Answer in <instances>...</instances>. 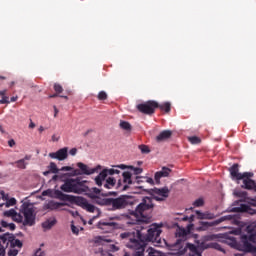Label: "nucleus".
I'll return each instance as SVG.
<instances>
[{
  "mask_svg": "<svg viewBox=\"0 0 256 256\" xmlns=\"http://www.w3.org/2000/svg\"><path fill=\"white\" fill-rule=\"evenodd\" d=\"M196 215L198 219H215V214L211 212H201L199 210L196 211Z\"/></svg>",
  "mask_w": 256,
  "mask_h": 256,
  "instance_id": "27",
  "label": "nucleus"
},
{
  "mask_svg": "<svg viewBox=\"0 0 256 256\" xmlns=\"http://www.w3.org/2000/svg\"><path fill=\"white\" fill-rule=\"evenodd\" d=\"M1 225H2V227H4V228H9L10 229V231H15V229H16V225H15V223H8L7 221H5V220H2L1 221Z\"/></svg>",
  "mask_w": 256,
  "mask_h": 256,
  "instance_id": "34",
  "label": "nucleus"
},
{
  "mask_svg": "<svg viewBox=\"0 0 256 256\" xmlns=\"http://www.w3.org/2000/svg\"><path fill=\"white\" fill-rule=\"evenodd\" d=\"M98 100L99 101H107V92L106 91H100L98 93Z\"/></svg>",
  "mask_w": 256,
  "mask_h": 256,
  "instance_id": "41",
  "label": "nucleus"
},
{
  "mask_svg": "<svg viewBox=\"0 0 256 256\" xmlns=\"http://www.w3.org/2000/svg\"><path fill=\"white\" fill-rule=\"evenodd\" d=\"M69 153L72 155V157H75V155H77V148L70 149Z\"/></svg>",
  "mask_w": 256,
  "mask_h": 256,
  "instance_id": "50",
  "label": "nucleus"
},
{
  "mask_svg": "<svg viewBox=\"0 0 256 256\" xmlns=\"http://www.w3.org/2000/svg\"><path fill=\"white\" fill-rule=\"evenodd\" d=\"M107 175H115V168L104 169L99 173V175L95 178V183L98 185V187L103 185V181L107 179Z\"/></svg>",
  "mask_w": 256,
  "mask_h": 256,
  "instance_id": "16",
  "label": "nucleus"
},
{
  "mask_svg": "<svg viewBox=\"0 0 256 256\" xmlns=\"http://www.w3.org/2000/svg\"><path fill=\"white\" fill-rule=\"evenodd\" d=\"M104 181V189H113V187H115V184L117 183V180L113 177H108Z\"/></svg>",
  "mask_w": 256,
  "mask_h": 256,
  "instance_id": "28",
  "label": "nucleus"
},
{
  "mask_svg": "<svg viewBox=\"0 0 256 256\" xmlns=\"http://www.w3.org/2000/svg\"><path fill=\"white\" fill-rule=\"evenodd\" d=\"M37 214H35V208L33 205L24 202L20 208V213H15L14 217H12V221L16 223H23L24 227H33L35 225V219Z\"/></svg>",
  "mask_w": 256,
  "mask_h": 256,
  "instance_id": "4",
  "label": "nucleus"
},
{
  "mask_svg": "<svg viewBox=\"0 0 256 256\" xmlns=\"http://www.w3.org/2000/svg\"><path fill=\"white\" fill-rule=\"evenodd\" d=\"M247 234L241 235L240 241L232 238V247L238 251H244L245 253H256V247L253 243L256 242V222H252L246 227Z\"/></svg>",
  "mask_w": 256,
  "mask_h": 256,
  "instance_id": "2",
  "label": "nucleus"
},
{
  "mask_svg": "<svg viewBox=\"0 0 256 256\" xmlns=\"http://www.w3.org/2000/svg\"><path fill=\"white\" fill-rule=\"evenodd\" d=\"M10 245L11 247H18L21 249L23 247V242H21L19 239H15V235L12 234L10 237Z\"/></svg>",
  "mask_w": 256,
  "mask_h": 256,
  "instance_id": "29",
  "label": "nucleus"
},
{
  "mask_svg": "<svg viewBox=\"0 0 256 256\" xmlns=\"http://www.w3.org/2000/svg\"><path fill=\"white\" fill-rule=\"evenodd\" d=\"M172 135L173 132L171 130H164L156 137V141H158V143H161V141H167V139H171Z\"/></svg>",
  "mask_w": 256,
  "mask_h": 256,
  "instance_id": "24",
  "label": "nucleus"
},
{
  "mask_svg": "<svg viewBox=\"0 0 256 256\" xmlns=\"http://www.w3.org/2000/svg\"><path fill=\"white\" fill-rule=\"evenodd\" d=\"M57 179H59V176H58V175H54V176L52 177V181H57Z\"/></svg>",
  "mask_w": 256,
  "mask_h": 256,
  "instance_id": "64",
  "label": "nucleus"
},
{
  "mask_svg": "<svg viewBox=\"0 0 256 256\" xmlns=\"http://www.w3.org/2000/svg\"><path fill=\"white\" fill-rule=\"evenodd\" d=\"M239 203V206L230 209L232 213H250V215H254L255 210L251 209L249 205L243 204L242 200Z\"/></svg>",
  "mask_w": 256,
  "mask_h": 256,
  "instance_id": "18",
  "label": "nucleus"
},
{
  "mask_svg": "<svg viewBox=\"0 0 256 256\" xmlns=\"http://www.w3.org/2000/svg\"><path fill=\"white\" fill-rule=\"evenodd\" d=\"M48 157L50 159H57L58 161H65L69 157V148L64 147L56 152H50Z\"/></svg>",
  "mask_w": 256,
  "mask_h": 256,
  "instance_id": "15",
  "label": "nucleus"
},
{
  "mask_svg": "<svg viewBox=\"0 0 256 256\" xmlns=\"http://www.w3.org/2000/svg\"><path fill=\"white\" fill-rule=\"evenodd\" d=\"M113 167H114V175H119V173H121V171L117 167H115V166H113Z\"/></svg>",
  "mask_w": 256,
  "mask_h": 256,
  "instance_id": "58",
  "label": "nucleus"
},
{
  "mask_svg": "<svg viewBox=\"0 0 256 256\" xmlns=\"http://www.w3.org/2000/svg\"><path fill=\"white\" fill-rule=\"evenodd\" d=\"M13 234L10 233H5L2 236H0V249L3 251V255L0 256H5V249L9 247V243H11V237Z\"/></svg>",
  "mask_w": 256,
  "mask_h": 256,
  "instance_id": "19",
  "label": "nucleus"
},
{
  "mask_svg": "<svg viewBox=\"0 0 256 256\" xmlns=\"http://www.w3.org/2000/svg\"><path fill=\"white\" fill-rule=\"evenodd\" d=\"M155 205L153 204V199L149 197H144L142 202L138 204L135 210L130 212L131 222L130 225H138V223H147L151 219V212Z\"/></svg>",
  "mask_w": 256,
  "mask_h": 256,
  "instance_id": "3",
  "label": "nucleus"
},
{
  "mask_svg": "<svg viewBox=\"0 0 256 256\" xmlns=\"http://www.w3.org/2000/svg\"><path fill=\"white\" fill-rule=\"evenodd\" d=\"M93 193L99 195V193H101V190L99 188H93Z\"/></svg>",
  "mask_w": 256,
  "mask_h": 256,
  "instance_id": "56",
  "label": "nucleus"
},
{
  "mask_svg": "<svg viewBox=\"0 0 256 256\" xmlns=\"http://www.w3.org/2000/svg\"><path fill=\"white\" fill-rule=\"evenodd\" d=\"M190 251H191L190 256H203L202 252L199 251V248L195 245H192L190 247Z\"/></svg>",
  "mask_w": 256,
  "mask_h": 256,
  "instance_id": "33",
  "label": "nucleus"
},
{
  "mask_svg": "<svg viewBox=\"0 0 256 256\" xmlns=\"http://www.w3.org/2000/svg\"><path fill=\"white\" fill-rule=\"evenodd\" d=\"M98 229H101L103 233H113L115 229H119V224L116 222L101 220L98 222Z\"/></svg>",
  "mask_w": 256,
  "mask_h": 256,
  "instance_id": "14",
  "label": "nucleus"
},
{
  "mask_svg": "<svg viewBox=\"0 0 256 256\" xmlns=\"http://www.w3.org/2000/svg\"><path fill=\"white\" fill-rule=\"evenodd\" d=\"M64 193H77L78 195L84 193L83 182L77 179H67L60 187Z\"/></svg>",
  "mask_w": 256,
  "mask_h": 256,
  "instance_id": "8",
  "label": "nucleus"
},
{
  "mask_svg": "<svg viewBox=\"0 0 256 256\" xmlns=\"http://www.w3.org/2000/svg\"><path fill=\"white\" fill-rule=\"evenodd\" d=\"M141 191H145L146 193H149V195H152L154 201H163L164 199H167V197H169L168 187L147 190L144 186H136L135 193H141Z\"/></svg>",
  "mask_w": 256,
  "mask_h": 256,
  "instance_id": "7",
  "label": "nucleus"
},
{
  "mask_svg": "<svg viewBox=\"0 0 256 256\" xmlns=\"http://www.w3.org/2000/svg\"><path fill=\"white\" fill-rule=\"evenodd\" d=\"M17 164L18 169H26L27 163H25V159H20L15 162Z\"/></svg>",
  "mask_w": 256,
  "mask_h": 256,
  "instance_id": "38",
  "label": "nucleus"
},
{
  "mask_svg": "<svg viewBox=\"0 0 256 256\" xmlns=\"http://www.w3.org/2000/svg\"><path fill=\"white\" fill-rule=\"evenodd\" d=\"M18 97L17 96H13L10 98L11 103H15V101H17Z\"/></svg>",
  "mask_w": 256,
  "mask_h": 256,
  "instance_id": "60",
  "label": "nucleus"
},
{
  "mask_svg": "<svg viewBox=\"0 0 256 256\" xmlns=\"http://www.w3.org/2000/svg\"><path fill=\"white\" fill-rule=\"evenodd\" d=\"M59 94L56 92L55 94H52L49 96V99H55V97H58Z\"/></svg>",
  "mask_w": 256,
  "mask_h": 256,
  "instance_id": "61",
  "label": "nucleus"
},
{
  "mask_svg": "<svg viewBox=\"0 0 256 256\" xmlns=\"http://www.w3.org/2000/svg\"><path fill=\"white\" fill-rule=\"evenodd\" d=\"M232 219H233L232 215H226L212 222H202L201 225L203 229H209V227H216V225H220V223H223V221H231Z\"/></svg>",
  "mask_w": 256,
  "mask_h": 256,
  "instance_id": "17",
  "label": "nucleus"
},
{
  "mask_svg": "<svg viewBox=\"0 0 256 256\" xmlns=\"http://www.w3.org/2000/svg\"><path fill=\"white\" fill-rule=\"evenodd\" d=\"M190 143H192V145H199V143H201V139L197 136H192L188 138Z\"/></svg>",
  "mask_w": 256,
  "mask_h": 256,
  "instance_id": "40",
  "label": "nucleus"
},
{
  "mask_svg": "<svg viewBox=\"0 0 256 256\" xmlns=\"http://www.w3.org/2000/svg\"><path fill=\"white\" fill-rule=\"evenodd\" d=\"M138 149H140L141 153L147 155L148 153H151V149H149V146L142 144L138 146Z\"/></svg>",
  "mask_w": 256,
  "mask_h": 256,
  "instance_id": "37",
  "label": "nucleus"
},
{
  "mask_svg": "<svg viewBox=\"0 0 256 256\" xmlns=\"http://www.w3.org/2000/svg\"><path fill=\"white\" fill-rule=\"evenodd\" d=\"M50 173H51V171H50V170H48V171H44V172H43V175H44V177H47V175H50Z\"/></svg>",
  "mask_w": 256,
  "mask_h": 256,
  "instance_id": "63",
  "label": "nucleus"
},
{
  "mask_svg": "<svg viewBox=\"0 0 256 256\" xmlns=\"http://www.w3.org/2000/svg\"><path fill=\"white\" fill-rule=\"evenodd\" d=\"M22 159H24V163H25V161H30L31 160V156L30 155H26L24 158H22Z\"/></svg>",
  "mask_w": 256,
  "mask_h": 256,
  "instance_id": "62",
  "label": "nucleus"
},
{
  "mask_svg": "<svg viewBox=\"0 0 256 256\" xmlns=\"http://www.w3.org/2000/svg\"><path fill=\"white\" fill-rule=\"evenodd\" d=\"M92 199L93 203H96V205L110 207L111 198H101L99 196H92Z\"/></svg>",
  "mask_w": 256,
  "mask_h": 256,
  "instance_id": "22",
  "label": "nucleus"
},
{
  "mask_svg": "<svg viewBox=\"0 0 256 256\" xmlns=\"http://www.w3.org/2000/svg\"><path fill=\"white\" fill-rule=\"evenodd\" d=\"M123 176V181L118 180L117 183V189H119L120 191H127V189H129V185H133V179L131 172L126 171L123 172L122 174Z\"/></svg>",
  "mask_w": 256,
  "mask_h": 256,
  "instance_id": "13",
  "label": "nucleus"
},
{
  "mask_svg": "<svg viewBox=\"0 0 256 256\" xmlns=\"http://www.w3.org/2000/svg\"><path fill=\"white\" fill-rule=\"evenodd\" d=\"M59 114V109H57V106H54V117H57Z\"/></svg>",
  "mask_w": 256,
  "mask_h": 256,
  "instance_id": "57",
  "label": "nucleus"
},
{
  "mask_svg": "<svg viewBox=\"0 0 256 256\" xmlns=\"http://www.w3.org/2000/svg\"><path fill=\"white\" fill-rule=\"evenodd\" d=\"M57 223V220L53 219V220H47L44 223H42V227L43 229H51L52 227H54V225Z\"/></svg>",
  "mask_w": 256,
  "mask_h": 256,
  "instance_id": "32",
  "label": "nucleus"
},
{
  "mask_svg": "<svg viewBox=\"0 0 256 256\" xmlns=\"http://www.w3.org/2000/svg\"><path fill=\"white\" fill-rule=\"evenodd\" d=\"M114 167L122 170L130 169L133 171L134 175H141L143 173V168H135L134 166H127L125 164L115 165Z\"/></svg>",
  "mask_w": 256,
  "mask_h": 256,
  "instance_id": "25",
  "label": "nucleus"
},
{
  "mask_svg": "<svg viewBox=\"0 0 256 256\" xmlns=\"http://www.w3.org/2000/svg\"><path fill=\"white\" fill-rule=\"evenodd\" d=\"M77 167L79 169H74L72 171V175L73 176H77V175H93V173H97V171H99V169H101V165H98L95 168H89V166H87V164H83V162H78L77 163Z\"/></svg>",
  "mask_w": 256,
  "mask_h": 256,
  "instance_id": "11",
  "label": "nucleus"
},
{
  "mask_svg": "<svg viewBox=\"0 0 256 256\" xmlns=\"http://www.w3.org/2000/svg\"><path fill=\"white\" fill-rule=\"evenodd\" d=\"M201 246L203 249H216V251H221V253H225V249L221 247V245L217 242H210L208 244L202 243Z\"/></svg>",
  "mask_w": 256,
  "mask_h": 256,
  "instance_id": "23",
  "label": "nucleus"
},
{
  "mask_svg": "<svg viewBox=\"0 0 256 256\" xmlns=\"http://www.w3.org/2000/svg\"><path fill=\"white\" fill-rule=\"evenodd\" d=\"M205 205V200L203 198H198L193 202L194 207H203Z\"/></svg>",
  "mask_w": 256,
  "mask_h": 256,
  "instance_id": "39",
  "label": "nucleus"
},
{
  "mask_svg": "<svg viewBox=\"0 0 256 256\" xmlns=\"http://www.w3.org/2000/svg\"><path fill=\"white\" fill-rule=\"evenodd\" d=\"M65 205L67 204L51 200L45 205V208L50 209V211H55V209H59V207H65Z\"/></svg>",
  "mask_w": 256,
  "mask_h": 256,
  "instance_id": "26",
  "label": "nucleus"
},
{
  "mask_svg": "<svg viewBox=\"0 0 256 256\" xmlns=\"http://www.w3.org/2000/svg\"><path fill=\"white\" fill-rule=\"evenodd\" d=\"M146 183H149L150 185H155V181L153 180V178H146Z\"/></svg>",
  "mask_w": 256,
  "mask_h": 256,
  "instance_id": "51",
  "label": "nucleus"
},
{
  "mask_svg": "<svg viewBox=\"0 0 256 256\" xmlns=\"http://www.w3.org/2000/svg\"><path fill=\"white\" fill-rule=\"evenodd\" d=\"M141 179H142V177H139V176L136 177V183L138 185H140V183H143V180H141Z\"/></svg>",
  "mask_w": 256,
  "mask_h": 256,
  "instance_id": "55",
  "label": "nucleus"
},
{
  "mask_svg": "<svg viewBox=\"0 0 256 256\" xmlns=\"http://www.w3.org/2000/svg\"><path fill=\"white\" fill-rule=\"evenodd\" d=\"M1 195H2V199H3V201H8L9 200V194H5V192H1Z\"/></svg>",
  "mask_w": 256,
  "mask_h": 256,
  "instance_id": "48",
  "label": "nucleus"
},
{
  "mask_svg": "<svg viewBox=\"0 0 256 256\" xmlns=\"http://www.w3.org/2000/svg\"><path fill=\"white\" fill-rule=\"evenodd\" d=\"M157 109H160V111H165L166 113H171V103L165 102L163 104H158Z\"/></svg>",
  "mask_w": 256,
  "mask_h": 256,
  "instance_id": "31",
  "label": "nucleus"
},
{
  "mask_svg": "<svg viewBox=\"0 0 256 256\" xmlns=\"http://www.w3.org/2000/svg\"><path fill=\"white\" fill-rule=\"evenodd\" d=\"M170 173H171V169H169L167 167H163L161 171L156 172L154 175V179H155L157 185H159L161 183L162 177H169Z\"/></svg>",
  "mask_w": 256,
  "mask_h": 256,
  "instance_id": "20",
  "label": "nucleus"
},
{
  "mask_svg": "<svg viewBox=\"0 0 256 256\" xmlns=\"http://www.w3.org/2000/svg\"><path fill=\"white\" fill-rule=\"evenodd\" d=\"M229 171L232 179H235L236 181H241V179L243 178V173H239V164H233L232 167H230Z\"/></svg>",
  "mask_w": 256,
  "mask_h": 256,
  "instance_id": "21",
  "label": "nucleus"
},
{
  "mask_svg": "<svg viewBox=\"0 0 256 256\" xmlns=\"http://www.w3.org/2000/svg\"><path fill=\"white\" fill-rule=\"evenodd\" d=\"M158 107L159 102L154 100H149L136 106L137 110L144 115H153V113H155V109Z\"/></svg>",
  "mask_w": 256,
  "mask_h": 256,
  "instance_id": "10",
  "label": "nucleus"
},
{
  "mask_svg": "<svg viewBox=\"0 0 256 256\" xmlns=\"http://www.w3.org/2000/svg\"><path fill=\"white\" fill-rule=\"evenodd\" d=\"M9 147H13L15 145V140L11 139L8 141Z\"/></svg>",
  "mask_w": 256,
  "mask_h": 256,
  "instance_id": "53",
  "label": "nucleus"
},
{
  "mask_svg": "<svg viewBox=\"0 0 256 256\" xmlns=\"http://www.w3.org/2000/svg\"><path fill=\"white\" fill-rule=\"evenodd\" d=\"M161 226L152 224L147 232L137 230L136 232H123L120 238L126 241V247L132 249L134 252L132 256H145V249L147 243H161Z\"/></svg>",
  "mask_w": 256,
  "mask_h": 256,
  "instance_id": "1",
  "label": "nucleus"
},
{
  "mask_svg": "<svg viewBox=\"0 0 256 256\" xmlns=\"http://www.w3.org/2000/svg\"><path fill=\"white\" fill-rule=\"evenodd\" d=\"M170 251H172V255H185L187 252V248L185 247V241L178 239L175 243L169 245Z\"/></svg>",
  "mask_w": 256,
  "mask_h": 256,
  "instance_id": "12",
  "label": "nucleus"
},
{
  "mask_svg": "<svg viewBox=\"0 0 256 256\" xmlns=\"http://www.w3.org/2000/svg\"><path fill=\"white\" fill-rule=\"evenodd\" d=\"M253 172H243V176L240 181H242L241 188L247 191H254L256 193V182L253 180Z\"/></svg>",
  "mask_w": 256,
  "mask_h": 256,
  "instance_id": "9",
  "label": "nucleus"
},
{
  "mask_svg": "<svg viewBox=\"0 0 256 256\" xmlns=\"http://www.w3.org/2000/svg\"><path fill=\"white\" fill-rule=\"evenodd\" d=\"M48 171H50V173L57 174L59 173V168H57V164L55 162H50Z\"/></svg>",
  "mask_w": 256,
  "mask_h": 256,
  "instance_id": "36",
  "label": "nucleus"
},
{
  "mask_svg": "<svg viewBox=\"0 0 256 256\" xmlns=\"http://www.w3.org/2000/svg\"><path fill=\"white\" fill-rule=\"evenodd\" d=\"M54 91H55V93H58V95H59L63 91V86H61V84L55 83Z\"/></svg>",
  "mask_w": 256,
  "mask_h": 256,
  "instance_id": "44",
  "label": "nucleus"
},
{
  "mask_svg": "<svg viewBox=\"0 0 256 256\" xmlns=\"http://www.w3.org/2000/svg\"><path fill=\"white\" fill-rule=\"evenodd\" d=\"M29 129H35V123L33 120H30Z\"/></svg>",
  "mask_w": 256,
  "mask_h": 256,
  "instance_id": "54",
  "label": "nucleus"
},
{
  "mask_svg": "<svg viewBox=\"0 0 256 256\" xmlns=\"http://www.w3.org/2000/svg\"><path fill=\"white\" fill-rule=\"evenodd\" d=\"M215 239H217V235L215 234L207 235L204 237L205 241H215Z\"/></svg>",
  "mask_w": 256,
  "mask_h": 256,
  "instance_id": "46",
  "label": "nucleus"
},
{
  "mask_svg": "<svg viewBox=\"0 0 256 256\" xmlns=\"http://www.w3.org/2000/svg\"><path fill=\"white\" fill-rule=\"evenodd\" d=\"M237 197H240L241 199H247V191H238L236 192Z\"/></svg>",
  "mask_w": 256,
  "mask_h": 256,
  "instance_id": "45",
  "label": "nucleus"
},
{
  "mask_svg": "<svg viewBox=\"0 0 256 256\" xmlns=\"http://www.w3.org/2000/svg\"><path fill=\"white\" fill-rule=\"evenodd\" d=\"M6 95L7 90H0V97H2V99L0 100V105H9V103H11V101H9V97Z\"/></svg>",
  "mask_w": 256,
  "mask_h": 256,
  "instance_id": "30",
  "label": "nucleus"
},
{
  "mask_svg": "<svg viewBox=\"0 0 256 256\" xmlns=\"http://www.w3.org/2000/svg\"><path fill=\"white\" fill-rule=\"evenodd\" d=\"M16 213L17 211H15V209H10L4 212V217H11V219H13Z\"/></svg>",
  "mask_w": 256,
  "mask_h": 256,
  "instance_id": "42",
  "label": "nucleus"
},
{
  "mask_svg": "<svg viewBox=\"0 0 256 256\" xmlns=\"http://www.w3.org/2000/svg\"><path fill=\"white\" fill-rule=\"evenodd\" d=\"M133 205H137V200L133 196L121 195L117 198H110L111 211H121V209L133 207Z\"/></svg>",
  "mask_w": 256,
  "mask_h": 256,
  "instance_id": "6",
  "label": "nucleus"
},
{
  "mask_svg": "<svg viewBox=\"0 0 256 256\" xmlns=\"http://www.w3.org/2000/svg\"><path fill=\"white\" fill-rule=\"evenodd\" d=\"M71 231L74 233V235H79V228H77L75 225H71Z\"/></svg>",
  "mask_w": 256,
  "mask_h": 256,
  "instance_id": "47",
  "label": "nucleus"
},
{
  "mask_svg": "<svg viewBox=\"0 0 256 256\" xmlns=\"http://www.w3.org/2000/svg\"><path fill=\"white\" fill-rule=\"evenodd\" d=\"M18 254H19V251H17V250L10 251V255H12V256H17Z\"/></svg>",
  "mask_w": 256,
  "mask_h": 256,
  "instance_id": "52",
  "label": "nucleus"
},
{
  "mask_svg": "<svg viewBox=\"0 0 256 256\" xmlns=\"http://www.w3.org/2000/svg\"><path fill=\"white\" fill-rule=\"evenodd\" d=\"M17 204V200L15 198H8L7 202L5 203L6 207H13Z\"/></svg>",
  "mask_w": 256,
  "mask_h": 256,
  "instance_id": "43",
  "label": "nucleus"
},
{
  "mask_svg": "<svg viewBox=\"0 0 256 256\" xmlns=\"http://www.w3.org/2000/svg\"><path fill=\"white\" fill-rule=\"evenodd\" d=\"M54 195L56 199L60 201H70V203H77L82 209L88 211V213H95V211H99L97 207L93 204L89 203L87 199L83 197H75L68 194L63 193L61 190H55Z\"/></svg>",
  "mask_w": 256,
  "mask_h": 256,
  "instance_id": "5",
  "label": "nucleus"
},
{
  "mask_svg": "<svg viewBox=\"0 0 256 256\" xmlns=\"http://www.w3.org/2000/svg\"><path fill=\"white\" fill-rule=\"evenodd\" d=\"M52 141H54V142H57V141H59V137H57V135H52Z\"/></svg>",
  "mask_w": 256,
  "mask_h": 256,
  "instance_id": "59",
  "label": "nucleus"
},
{
  "mask_svg": "<svg viewBox=\"0 0 256 256\" xmlns=\"http://www.w3.org/2000/svg\"><path fill=\"white\" fill-rule=\"evenodd\" d=\"M60 171H74L71 166H64L60 169Z\"/></svg>",
  "mask_w": 256,
  "mask_h": 256,
  "instance_id": "49",
  "label": "nucleus"
},
{
  "mask_svg": "<svg viewBox=\"0 0 256 256\" xmlns=\"http://www.w3.org/2000/svg\"><path fill=\"white\" fill-rule=\"evenodd\" d=\"M120 129H123L124 131H131V123L127 121H120Z\"/></svg>",
  "mask_w": 256,
  "mask_h": 256,
  "instance_id": "35",
  "label": "nucleus"
}]
</instances>
